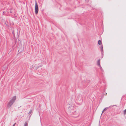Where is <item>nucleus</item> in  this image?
Here are the masks:
<instances>
[{
	"label": "nucleus",
	"mask_w": 126,
	"mask_h": 126,
	"mask_svg": "<svg viewBox=\"0 0 126 126\" xmlns=\"http://www.w3.org/2000/svg\"><path fill=\"white\" fill-rule=\"evenodd\" d=\"M24 126H28V123L27 122H25L24 124Z\"/></svg>",
	"instance_id": "6e6552de"
},
{
	"label": "nucleus",
	"mask_w": 126,
	"mask_h": 126,
	"mask_svg": "<svg viewBox=\"0 0 126 126\" xmlns=\"http://www.w3.org/2000/svg\"><path fill=\"white\" fill-rule=\"evenodd\" d=\"M32 112V110H30L29 111V112L28 113V114H30Z\"/></svg>",
	"instance_id": "9d476101"
},
{
	"label": "nucleus",
	"mask_w": 126,
	"mask_h": 126,
	"mask_svg": "<svg viewBox=\"0 0 126 126\" xmlns=\"http://www.w3.org/2000/svg\"><path fill=\"white\" fill-rule=\"evenodd\" d=\"M16 100L15 96L13 97L8 102L7 105V107L9 108L13 104Z\"/></svg>",
	"instance_id": "f03ea898"
},
{
	"label": "nucleus",
	"mask_w": 126,
	"mask_h": 126,
	"mask_svg": "<svg viewBox=\"0 0 126 126\" xmlns=\"http://www.w3.org/2000/svg\"><path fill=\"white\" fill-rule=\"evenodd\" d=\"M68 110L69 112L75 115V116H74L75 117H78L79 115V111L77 110L75 108L72 106H70L68 107Z\"/></svg>",
	"instance_id": "f257e3e1"
},
{
	"label": "nucleus",
	"mask_w": 126,
	"mask_h": 126,
	"mask_svg": "<svg viewBox=\"0 0 126 126\" xmlns=\"http://www.w3.org/2000/svg\"><path fill=\"white\" fill-rule=\"evenodd\" d=\"M98 44L99 45H100L101 44H102V42L100 40H99L98 41Z\"/></svg>",
	"instance_id": "423d86ee"
},
{
	"label": "nucleus",
	"mask_w": 126,
	"mask_h": 126,
	"mask_svg": "<svg viewBox=\"0 0 126 126\" xmlns=\"http://www.w3.org/2000/svg\"><path fill=\"white\" fill-rule=\"evenodd\" d=\"M124 113L125 114H126V109L124 111Z\"/></svg>",
	"instance_id": "1a4fd4ad"
},
{
	"label": "nucleus",
	"mask_w": 126,
	"mask_h": 126,
	"mask_svg": "<svg viewBox=\"0 0 126 126\" xmlns=\"http://www.w3.org/2000/svg\"><path fill=\"white\" fill-rule=\"evenodd\" d=\"M35 13L37 14L38 12V8L37 4V2L36 1L35 3Z\"/></svg>",
	"instance_id": "7ed1b4c3"
},
{
	"label": "nucleus",
	"mask_w": 126,
	"mask_h": 126,
	"mask_svg": "<svg viewBox=\"0 0 126 126\" xmlns=\"http://www.w3.org/2000/svg\"><path fill=\"white\" fill-rule=\"evenodd\" d=\"M11 13H12V12L11 11H10V12Z\"/></svg>",
	"instance_id": "f8f14e48"
},
{
	"label": "nucleus",
	"mask_w": 126,
	"mask_h": 126,
	"mask_svg": "<svg viewBox=\"0 0 126 126\" xmlns=\"http://www.w3.org/2000/svg\"><path fill=\"white\" fill-rule=\"evenodd\" d=\"M97 65L99 66L101 70H102V68L100 65V60L99 59L98 60L97 62Z\"/></svg>",
	"instance_id": "20e7f679"
},
{
	"label": "nucleus",
	"mask_w": 126,
	"mask_h": 126,
	"mask_svg": "<svg viewBox=\"0 0 126 126\" xmlns=\"http://www.w3.org/2000/svg\"><path fill=\"white\" fill-rule=\"evenodd\" d=\"M100 48L101 49L102 51H103V47L102 45H101L100 46Z\"/></svg>",
	"instance_id": "39448f33"
},
{
	"label": "nucleus",
	"mask_w": 126,
	"mask_h": 126,
	"mask_svg": "<svg viewBox=\"0 0 126 126\" xmlns=\"http://www.w3.org/2000/svg\"><path fill=\"white\" fill-rule=\"evenodd\" d=\"M109 108V107H107L105 108V109H104L103 110L102 113H103L105 110H107Z\"/></svg>",
	"instance_id": "0eeeda50"
},
{
	"label": "nucleus",
	"mask_w": 126,
	"mask_h": 126,
	"mask_svg": "<svg viewBox=\"0 0 126 126\" xmlns=\"http://www.w3.org/2000/svg\"><path fill=\"white\" fill-rule=\"evenodd\" d=\"M16 124V123H15V124H14L13 125V126H15V125Z\"/></svg>",
	"instance_id": "9b49d317"
}]
</instances>
